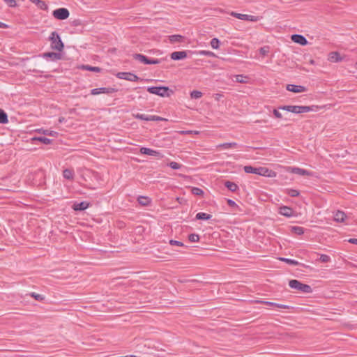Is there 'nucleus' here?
Wrapping results in <instances>:
<instances>
[{"instance_id":"ddd939ff","label":"nucleus","mask_w":357,"mask_h":357,"mask_svg":"<svg viewBox=\"0 0 357 357\" xmlns=\"http://www.w3.org/2000/svg\"><path fill=\"white\" fill-rule=\"evenodd\" d=\"M91 204L86 201H83L81 202H75L72 206L73 209L76 211H82L85 209L88 208L90 206Z\"/></svg>"},{"instance_id":"72a5a7b5","label":"nucleus","mask_w":357,"mask_h":357,"mask_svg":"<svg viewBox=\"0 0 357 357\" xmlns=\"http://www.w3.org/2000/svg\"><path fill=\"white\" fill-rule=\"evenodd\" d=\"M8 121V116L6 113L1 109H0V123L5 124Z\"/></svg>"},{"instance_id":"4d7b16f0","label":"nucleus","mask_w":357,"mask_h":357,"mask_svg":"<svg viewBox=\"0 0 357 357\" xmlns=\"http://www.w3.org/2000/svg\"><path fill=\"white\" fill-rule=\"evenodd\" d=\"M348 242L351 243V244H356L357 245V238H349L348 240Z\"/></svg>"},{"instance_id":"20e7f679","label":"nucleus","mask_w":357,"mask_h":357,"mask_svg":"<svg viewBox=\"0 0 357 357\" xmlns=\"http://www.w3.org/2000/svg\"><path fill=\"white\" fill-rule=\"evenodd\" d=\"M147 91L152 94L159 96L160 97H169L173 91L167 86H151L147 89Z\"/></svg>"},{"instance_id":"7c9ffc66","label":"nucleus","mask_w":357,"mask_h":357,"mask_svg":"<svg viewBox=\"0 0 357 357\" xmlns=\"http://www.w3.org/2000/svg\"><path fill=\"white\" fill-rule=\"evenodd\" d=\"M243 169L245 173L257 174L258 167L247 165Z\"/></svg>"},{"instance_id":"4c0bfd02","label":"nucleus","mask_w":357,"mask_h":357,"mask_svg":"<svg viewBox=\"0 0 357 357\" xmlns=\"http://www.w3.org/2000/svg\"><path fill=\"white\" fill-rule=\"evenodd\" d=\"M29 295L38 301H43L45 299L44 296L35 292H31Z\"/></svg>"},{"instance_id":"37998d69","label":"nucleus","mask_w":357,"mask_h":357,"mask_svg":"<svg viewBox=\"0 0 357 357\" xmlns=\"http://www.w3.org/2000/svg\"><path fill=\"white\" fill-rule=\"evenodd\" d=\"M188 240L192 243L198 242L199 241V236L197 234H190L188 236Z\"/></svg>"},{"instance_id":"aec40b11","label":"nucleus","mask_w":357,"mask_h":357,"mask_svg":"<svg viewBox=\"0 0 357 357\" xmlns=\"http://www.w3.org/2000/svg\"><path fill=\"white\" fill-rule=\"evenodd\" d=\"M43 57L45 59L50 58L52 61H57L61 59V54L54 52H46L43 54Z\"/></svg>"},{"instance_id":"f03ea898","label":"nucleus","mask_w":357,"mask_h":357,"mask_svg":"<svg viewBox=\"0 0 357 357\" xmlns=\"http://www.w3.org/2000/svg\"><path fill=\"white\" fill-rule=\"evenodd\" d=\"M49 40L51 43L50 47L52 50H56L58 52H62L63 50L64 44L57 32L52 31L49 37Z\"/></svg>"},{"instance_id":"680f3d73","label":"nucleus","mask_w":357,"mask_h":357,"mask_svg":"<svg viewBox=\"0 0 357 357\" xmlns=\"http://www.w3.org/2000/svg\"><path fill=\"white\" fill-rule=\"evenodd\" d=\"M355 66H356V68H357V62L356 63Z\"/></svg>"},{"instance_id":"a19ab883","label":"nucleus","mask_w":357,"mask_h":357,"mask_svg":"<svg viewBox=\"0 0 357 357\" xmlns=\"http://www.w3.org/2000/svg\"><path fill=\"white\" fill-rule=\"evenodd\" d=\"M236 82L238 83H247V79L248 77L243 75H237L235 76Z\"/></svg>"},{"instance_id":"5701e85b","label":"nucleus","mask_w":357,"mask_h":357,"mask_svg":"<svg viewBox=\"0 0 357 357\" xmlns=\"http://www.w3.org/2000/svg\"><path fill=\"white\" fill-rule=\"evenodd\" d=\"M137 201L138 203L143 206H147L151 203V199L149 197L145 196H139L137 198Z\"/></svg>"},{"instance_id":"c9c22d12","label":"nucleus","mask_w":357,"mask_h":357,"mask_svg":"<svg viewBox=\"0 0 357 357\" xmlns=\"http://www.w3.org/2000/svg\"><path fill=\"white\" fill-rule=\"evenodd\" d=\"M190 98L192 99H199L202 97L203 93H202V92H201L199 91L194 90L190 92Z\"/></svg>"},{"instance_id":"6e6d98bb","label":"nucleus","mask_w":357,"mask_h":357,"mask_svg":"<svg viewBox=\"0 0 357 357\" xmlns=\"http://www.w3.org/2000/svg\"><path fill=\"white\" fill-rule=\"evenodd\" d=\"M181 134H195L197 135L199 132L197 131H182Z\"/></svg>"},{"instance_id":"6ab92c4d","label":"nucleus","mask_w":357,"mask_h":357,"mask_svg":"<svg viewBox=\"0 0 357 357\" xmlns=\"http://www.w3.org/2000/svg\"><path fill=\"white\" fill-rule=\"evenodd\" d=\"M170 56L173 60L183 59L187 57V53L185 51L174 52L171 54Z\"/></svg>"},{"instance_id":"bf43d9fd","label":"nucleus","mask_w":357,"mask_h":357,"mask_svg":"<svg viewBox=\"0 0 357 357\" xmlns=\"http://www.w3.org/2000/svg\"><path fill=\"white\" fill-rule=\"evenodd\" d=\"M64 120H65L64 117H60V118L59 119V123H62Z\"/></svg>"},{"instance_id":"052dcab7","label":"nucleus","mask_w":357,"mask_h":357,"mask_svg":"<svg viewBox=\"0 0 357 357\" xmlns=\"http://www.w3.org/2000/svg\"><path fill=\"white\" fill-rule=\"evenodd\" d=\"M314 63H315V62H314V61L313 59H311V60L310 61V64H312V65H314Z\"/></svg>"},{"instance_id":"8fccbe9b","label":"nucleus","mask_w":357,"mask_h":357,"mask_svg":"<svg viewBox=\"0 0 357 357\" xmlns=\"http://www.w3.org/2000/svg\"><path fill=\"white\" fill-rule=\"evenodd\" d=\"M169 244L173 246H181V247L184 246V244L181 241H176V240H173V239H171L169 241Z\"/></svg>"},{"instance_id":"4468645a","label":"nucleus","mask_w":357,"mask_h":357,"mask_svg":"<svg viewBox=\"0 0 357 357\" xmlns=\"http://www.w3.org/2000/svg\"><path fill=\"white\" fill-rule=\"evenodd\" d=\"M133 116L136 119H139L144 120V121L162 120V119L158 116H151V115H148V114H139V113L133 114Z\"/></svg>"},{"instance_id":"f704fd0d","label":"nucleus","mask_w":357,"mask_h":357,"mask_svg":"<svg viewBox=\"0 0 357 357\" xmlns=\"http://www.w3.org/2000/svg\"><path fill=\"white\" fill-rule=\"evenodd\" d=\"M280 260L282 261H284L289 265L296 266V265L300 264V263L298 261H296V260L291 259L280 257Z\"/></svg>"},{"instance_id":"3c124183","label":"nucleus","mask_w":357,"mask_h":357,"mask_svg":"<svg viewBox=\"0 0 357 357\" xmlns=\"http://www.w3.org/2000/svg\"><path fill=\"white\" fill-rule=\"evenodd\" d=\"M160 63L159 59H149L147 64H158Z\"/></svg>"},{"instance_id":"cd10ccee","label":"nucleus","mask_w":357,"mask_h":357,"mask_svg":"<svg viewBox=\"0 0 357 357\" xmlns=\"http://www.w3.org/2000/svg\"><path fill=\"white\" fill-rule=\"evenodd\" d=\"M290 231L297 235H302L304 234V228L299 226H291Z\"/></svg>"},{"instance_id":"a18cd8bd","label":"nucleus","mask_w":357,"mask_h":357,"mask_svg":"<svg viewBox=\"0 0 357 357\" xmlns=\"http://www.w3.org/2000/svg\"><path fill=\"white\" fill-rule=\"evenodd\" d=\"M259 53L262 55V56H266L270 51V47L268 46H264V47H261L259 50Z\"/></svg>"},{"instance_id":"864d4df0","label":"nucleus","mask_w":357,"mask_h":357,"mask_svg":"<svg viewBox=\"0 0 357 357\" xmlns=\"http://www.w3.org/2000/svg\"><path fill=\"white\" fill-rule=\"evenodd\" d=\"M222 94L221 93H215L214 94V98L215 100L219 101L222 98Z\"/></svg>"},{"instance_id":"09e8293b","label":"nucleus","mask_w":357,"mask_h":357,"mask_svg":"<svg viewBox=\"0 0 357 357\" xmlns=\"http://www.w3.org/2000/svg\"><path fill=\"white\" fill-rule=\"evenodd\" d=\"M4 2L10 7L14 8L17 6L16 0H3Z\"/></svg>"},{"instance_id":"f8f14e48","label":"nucleus","mask_w":357,"mask_h":357,"mask_svg":"<svg viewBox=\"0 0 357 357\" xmlns=\"http://www.w3.org/2000/svg\"><path fill=\"white\" fill-rule=\"evenodd\" d=\"M286 89L289 91L296 93H303L307 91V88L305 86L295 84H287L286 86Z\"/></svg>"},{"instance_id":"2eb2a0df","label":"nucleus","mask_w":357,"mask_h":357,"mask_svg":"<svg viewBox=\"0 0 357 357\" xmlns=\"http://www.w3.org/2000/svg\"><path fill=\"white\" fill-rule=\"evenodd\" d=\"M117 77L132 82H135L139 79V77L137 75L130 73H119L117 74Z\"/></svg>"},{"instance_id":"ea45409f","label":"nucleus","mask_w":357,"mask_h":357,"mask_svg":"<svg viewBox=\"0 0 357 357\" xmlns=\"http://www.w3.org/2000/svg\"><path fill=\"white\" fill-rule=\"evenodd\" d=\"M82 68L87 70H89V71L96 72V73H100L101 71V69L100 68H98V67H92V66H82Z\"/></svg>"},{"instance_id":"a878e982","label":"nucleus","mask_w":357,"mask_h":357,"mask_svg":"<svg viewBox=\"0 0 357 357\" xmlns=\"http://www.w3.org/2000/svg\"><path fill=\"white\" fill-rule=\"evenodd\" d=\"M31 3L36 4L40 9L46 10L48 8L47 5L42 0H29Z\"/></svg>"},{"instance_id":"49530a36","label":"nucleus","mask_w":357,"mask_h":357,"mask_svg":"<svg viewBox=\"0 0 357 357\" xmlns=\"http://www.w3.org/2000/svg\"><path fill=\"white\" fill-rule=\"evenodd\" d=\"M199 54L204 55V56H213V57L216 56V55L213 52L206 51V50L199 51Z\"/></svg>"},{"instance_id":"9d476101","label":"nucleus","mask_w":357,"mask_h":357,"mask_svg":"<svg viewBox=\"0 0 357 357\" xmlns=\"http://www.w3.org/2000/svg\"><path fill=\"white\" fill-rule=\"evenodd\" d=\"M281 107H279L278 109H274L273 111V115L275 118L278 119H282L284 121H287L289 119V112H284L280 109Z\"/></svg>"},{"instance_id":"c85d7f7f","label":"nucleus","mask_w":357,"mask_h":357,"mask_svg":"<svg viewBox=\"0 0 357 357\" xmlns=\"http://www.w3.org/2000/svg\"><path fill=\"white\" fill-rule=\"evenodd\" d=\"M31 141L32 142H35V141H39L45 144H49L51 143L52 142V139H48V138H46V137H32L31 139Z\"/></svg>"},{"instance_id":"f3484780","label":"nucleus","mask_w":357,"mask_h":357,"mask_svg":"<svg viewBox=\"0 0 357 357\" xmlns=\"http://www.w3.org/2000/svg\"><path fill=\"white\" fill-rule=\"evenodd\" d=\"M291 39L295 43L299 44L301 45H306L307 44V40L302 35L294 34L291 36Z\"/></svg>"},{"instance_id":"9b49d317","label":"nucleus","mask_w":357,"mask_h":357,"mask_svg":"<svg viewBox=\"0 0 357 357\" xmlns=\"http://www.w3.org/2000/svg\"><path fill=\"white\" fill-rule=\"evenodd\" d=\"M288 169H289V172H291L292 174H298L301 176H312V172H309L306 169L299 168V167H289Z\"/></svg>"},{"instance_id":"7ed1b4c3","label":"nucleus","mask_w":357,"mask_h":357,"mask_svg":"<svg viewBox=\"0 0 357 357\" xmlns=\"http://www.w3.org/2000/svg\"><path fill=\"white\" fill-rule=\"evenodd\" d=\"M289 286L291 289L298 290L303 293L310 294L312 292V288L311 286L303 284L298 280H291L289 282Z\"/></svg>"},{"instance_id":"603ef678","label":"nucleus","mask_w":357,"mask_h":357,"mask_svg":"<svg viewBox=\"0 0 357 357\" xmlns=\"http://www.w3.org/2000/svg\"><path fill=\"white\" fill-rule=\"evenodd\" d=\"M277 307L278 308H282V309H290L291 307L287 305H283V304H278L277 305Z\"/></svg>"},{"instance_id":"6e6552de","label":"nucleus","mask_w":357,"mask_h":357,"mask_svg":"<svg viewBox=\"0 0 357 357\" xmlns=\"http://www.w3.org/2000/svg\"><path fill=\"white\" fill-rule=\"evenodd\" d=\"M345 58V56L341 55L338 52H331L328 54V61L331 63L342 62Z\"/></svg>"},{"instance_id":"2f4dec72","label":"nucleus","mask_w":357,"mask_h":357,"mask_svg":"<svg viewBox=\"0 0 357 357\" xmlns=\"http://www.w3.org/2000/svg\"><path fill=\"white\" fill-rule=\"evenodd\" d=\"M134 58L142 63H144L145 64L148 63L149 59L143 54H136L134 55Z\"/></svg>"},{"instance_id":"c756f323","label":"nucleus","mask_w":357,"mask_h":357,"mask_svg":"<svg viewBox=\"0 0 357 357\" xmlns=\"http://www.w3.org/2000/svg\"><path fill=\"white\" fill-rule=\"evenodd\" d=\"M183 39V36L181 35H172L169 37V40L172 43H181Z\"/></svg>"},{"instance_id":"dca6fc26","label":"nucleus","mask_w":357,"mask_h":357,"mask_svg":"<svg viewBox=\"0 0 357 357\" xmlns=\"http://www.w3.org/2000/svg\"><path fill=\"white\" fill-rule=\"evenodd\" d=\"M116 91L114 88H98L92 89L91 93L92 95H99L100 93H112Z\"/></svg>"},{"instance_id":"4be33fe9","label":"nucleus","mask_w":357,"mask_h":357,"mask_svg":"<svg viewBox=\"0 0 357 357\" xmlns=\"http://www.w3.org/2000/svg\"><path fill=\"white\" fill-rule=\"evenodd\" d=\"M346 218V214L341 211H337L334 215V220L337 222H343Z\"/></svg>"},{"instance_id":"1a4fd4ad","label":"nucleus","mask_w":357,"mask_h":357,"mask_svg":"<svg viewBox=\"0 0 357 357\" xmlns=\"http://www.w3.org/2000/svg\"><path fill=\"white\" fill-rule=\"evenodd\" d=\"M139 152L142 154L154 156L158 158H162L163 157V155L160 151L153 150L151 149L146 147L140 148Z\"/></svg>"},{"instance_id":"13d9d810","label":"nucleus","mask_w":357,"mask_h":357,"mask_svg":"<svg viewBox=\"0 0 357 357\" xmlns=\"http://www.w3.org/2000/svg\"><path fill=\"white\" fill-rule=\"evenodd\" d=\"M0 27L1 28H6L7 25L1 22H0Z\"/></svg>"},{"instance_id":"e433bc0d","label":"nucleus","mask_w":357,"mask_h":357,"mask_svg":"<svg viewBox=\"0 0 357 357\" xmlns=\"http://www.w3.org/2000/svg\"><path fill=\"white\" fill-rule=\"evenodd\" d=\"M220 44V42L219 39H218L216 38H213L210 42V45H211V47L213 49H215V50L219 48Z\"/></svg>"},{"instance_id":"473e14b6","label":"nucleus","mask_w":357,"mask_h":357,"mask_svg":"<svg viewBox=\"0 0 357 357\" xmlns=\"http://www.w3.org/2000/svg\"><path fill=\"white\" fill-rule=\"evenodd\" d=\"M286 193L291 197H296L300 195L298 190L292 188L286 189Z\"/></svg>"},{"instance_id":"b1692460","label":"nucleus","mask_w":357,"mask_h":357,"mask_svg":"<svg viewBox=\"0 0 357 357\" xmlns=\"http://www.w3.org/2000/svg\"><path fill=\"white\" fill-rule=\"evenodd\" d=\"M219 148H222L224 149H237L238 147V145L236 142H227L220 144L218 146Z\"/></svg>"},{"instance_id":"58836bf2","label":"nucleus","mask_w":357,"mask_h":357,"mask_svg":"<svg viewBox=\"0 0 357 357\" xmlns=\"http://www.w3.org/2000/svg\"><path fill=\"white\" fill-rule=\"evenodd\" d=\"M227 203L229 206L234 208L239 211H242V210L240 208L239 206L236 204V202L231 199H227Z\"/></svg>"},{"instance_id":"f257e3e1","label":"nucleus","mask_w":357,"mask_h":357,"mask_svg":"<svg viewBox=\"0 0 357 357\" xmlns=\"http://www.w3.org/2000/svg\"><path fill=\"white\" fill-rule=\"evenodd\" d=\"M318 106H299V105H285L281 106V109L284 112H289L294 114H303L314 111L318 109Z\"/></svg>"},{"instance_id":"423d86ee","label":"nucleus","mask_w":357,"mask_h":357,"mask_svg":"<svg viewBox=\"0 0 357 357\" xmlns=\"http://www.w3.org/2000/svg\"><path fill=\"white\" fill-rule=\"evenodd\" d=\"M257 175L263 176L268 178L275 177L277 173L268 167H258Z\"/></svg>"},{"instance_id":"c03bdc74","label":"nucleus","mask_w":357,"mask_h":357,"mask_svg":"<svg viewBox=\"0 0 357 357\" xmlns=\"http://www.w3.org/2000/svg\"><path fill=\"white\" fill-rule=\"evenodd\" d=\"M319 261L322 263H328L331 261V257L325 254H321L319 257Z\"/></svg>"},{"instance_id":"39448f33","label":"nucleus","mask_w":357,"mask_h":357,"mask_svg":"<svg viewBox=\"0 0 357 357\" xmlns=\"http://www.w3.org/2000/svg\"><path fill=\"white\" fill-rule=\"evenodd\" d=\"M52 16L58 20H65L70 16L69 10L66 8H59L52 11Z\"/></svg>"},{"instance_id":"bb28decb","label":"nucleus","mask_w":357,"mask_h":357,"mask_svg":"<svg viewBox=\"0 0 357 357\" xmlns=\"http://www.w3.org/2000/svg\"><path fill=\"white\" fill-rule=\"evenodd\" d=\"M74 176V172L70 169H65L63 171V176L68 180H73Z\"/></svg>"},{"instance_id":"393cba45","label":"nucleus","mask_w":357,"mask_h":357,"mask_svg":"<svg viewBox=\"0 0 357 357\" xmlns=\"http://www.w3.org/2000/svg\"><path fill=\"white\" fill-rule=\"evenodd\" d=\"M212 215L204 212H199L196 214L195 218L200 220H211Z\"/></svg>"},{"instance_id":"5fc2aeb1","label":"nucleus","mask_w":357,"mask_h":357,"mask_svg":"<svg viewBox=\"0 0 357 357\" xmlns=\"http://www.w3.org/2000/svg\"><path fill=\"white\" fill-rule=\"evenodd\" d=\"M264 303L267 305L274 306V307H277V305H278V303H276L270 302V301H265Z\"/></svg>"},{"instance_id":"a211bd4d","label":"nucleus","mask_w":357,"mask_h":357,"mask_svg":"<svg viewBox=\"0 0 357 357\" xmlns=\"http://www.w3.org/2000/svg\"><path fill=\"white\" fill-rule=\"evenodd\" d=\"M279 213L280 214L285 216V217H292L294 215V211L292 208L287 206H282L280 207L279 208Z\"/></svg>"},{"instance_id":"412c9836","label":"nucleus","mask_w":357,"mask_h":357,"mask_svg":"<svg viewBox=\"0 0 357 357\" xmlns=\"http://www.w3.org/2000/svg\"><path fill=\"white\" fill-rule=\"evenodd\" d=\"M224 185L229 191H231L232 192H236L237 190H239V188H238V185L236 183L230 181H225L224 182Z\"/></svg>"},{"instance_id":"de8ad7c7","label":"nucleus","mask_w":357,"mask_h":357,"mask_svg":"<svg viewBox=\"0 0 357 357\" xmlns=\"http://www.w3.org/2000/svg\"><path fill=\"white\" fill-rule=\"evenodd\" d=\"M168 165L173 169H179L182 166L181 164L174 161L170 162Z\"/></svg>"},{"instance_id":"0eeeda50","label":"nucleus","mask_w":357,"mask_h":357,"mask_svg":"<svg viewBox=\"0 0 357 357\" xmlns=\"http://www.w3.org/2000/svg\"><path fill=\"white\" fill-rule=\"evenodd\" d=\"M230 15L233 17H235L241 20L251 21V22H257L258 20V17L250 15L247 14H241L236 12H231Z\"/></svg>"},{"instance_id":"79ce46f5","label":"nucleus","mask_w":357,"mask_h":357,"mask_svg":"<svg viewBox=\"0 0 357 357\" xmlns=\"http://www.w3.org/2000/svg\"><path fill=\"white\" fill-rule=\"evenodd\" d=\"M191 192L197 196H202L204 195V191L201 188L197 187L192 188Z\"/></svg>"}]
</instances>
